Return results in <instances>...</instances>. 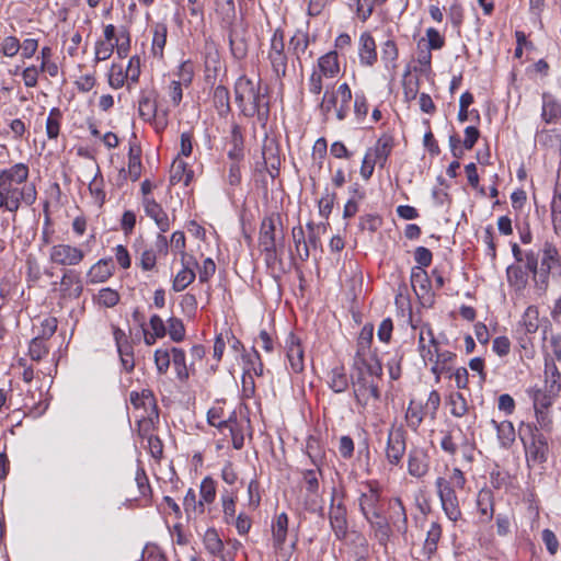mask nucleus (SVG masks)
<instances>
[{
	"instance_id": "obj_52",
	"label": "nucleus",
	"mask_w": 561,
	"mask_h": 561,
	"mask_svg": "<svg viewBox=\"0 0 561 561\" xmlns=\"http://www.w3.org/2000/svg\"><path fill=\"white\" fill-rule=\"evenodd\" d=\"M293 239L299 259L301 261H307L310 255V252L308 249L305 231L301 226L293 228Z\"/></svg>"
},
{
	"instance_id": "obj_45",
	"label": "nucleus",
	"mask_w": 561,
	"mask_h": 561,
	"mask_svg": "<svg viewBox=\"0 0 561 561\" xmlns=\"http://www.w3.org/2000/svg\"><path fill=\"white\" fill-rule=\"evenodd\" d=\"M184 511L188 518L196 517L205 512L203 501L197 500L196 493L193 489H188L183 500Z\"/></svg>"
},
{
	"instance_id": "obj_1",
	"label": "nucleus",
	"mask_w": 561,
	"mask_h": 561,
	"mask_svg": "<svg viewBox=\"0 0 561 561\" xmlns=\"http://www.w3.org/2000/svg\"><path fill=\"white\" fill-rule=\"evenodd\" d=\"M28 178L30 169L22 162L0 171V210L13 214V219L23 205L36 202L37 191Z\"/></svg>"
},
{
	"instance_id": "obj_9",
	"label": "nucleus",
	"mask_w": 561,
	"mask_h": 561,
	"mask_svg": "<svg viewBox=\"0 0 561 561\" xmlns=\"http://www.w3.org/2000/svg\"><path fill=\"white\" fill-rule=\"evenodd\" d=\"M436 492L446 517L456 523L462 517L456 489L446 478L438 477L435 481Z\"/></svg>"
},
{
	"instance_id": "obj_11",
	"label": "nucleus",
	"mask_w": 561,
	"mask_h": 561,
	"mask_svg": "<svg viewBox=\"0 0 561 561\" xmlns=\"http://www.w3.org/2000/svg\"><path fill=\"white\" fill-rule=\"evenodd\" d=\"M267 60L270 61L273 73L276 78L280 79L287 72V54L285 51L284 32L276 28L270 39L267 49Z\"/></svg>"
},
{
	"instance_id": "obj_8",
	"label": "nucleus",
	"mask_w": 561,
	"mask_h": 561,
	"mask_svg": "<svg viewBox=\"0 0 561 561\" xmlns=\"http://www.w3.org/2000/svg\"><path fill=\"white\" fill-rule=\"evenodd\" d=\"M540 265L538 277H536V288L545 293L549 287V276L556 268L560 267V254L558 248L550 241H546L540 250Z\"/></svg>"
},
{
	"instance_id": "obj_61",
	"label": "nucleus",
	"mask_w": 561,
	"mask_h": 561,
	"mask_svg": "<svg viewBox=\"0 0 561 561\" xmlns=\"http://www.w3.org/2000/svg\"><path fill=\"white\" fill-rule=\"evenodd\" d=\"M167 333L173 342H181L185 337V327L179 318L171 317L167 321Z\"/></svg>"
},
{
	"instance_id": "obj_40",
	"label": "nucleus",
	"mask_w": 561,
	"mask_h": 561,
	"mask_svg": "<svg viewBox=\"0 0 561 561\" xmlns=\"http://www.w3.org/2000/svg\"><path fill=\"white\" fill-rule=\"evenodd\" d=\"M337 100H340V105L336 107V118L339 121H344L350 111V102L352 100V90L347 83H342L337 87L334 92Z\"/></svg>"
},
{
	"instance_id": "obj_36",
	"label": "nucleus",
	"mask_w": 561,
	"mask_h": 561,
	"mask_svg": "<svg viewBox=\"0 0 561 561\" xmlns=\"http://www.w3.org/2000/svg\"><path fill=\"white\" fill-rule=\"evenodd\" d=\"M507 283L517 291H522L528 284V272L520 265H510L506 268Z\"/></svg>"
},
{
	"instance_id": "obj_58",
	"label": "nucleus",
	"mask_w": 561,
	"mask_h": 561,
	"mask_svg": "<svg viewBox=\"0 0 561 561\" xmlns=\"http://www.w3.org/2000/svg\"><path fill=\"white\" fill-rule=\"evenodd\" d=\"M89 191H90V194L93 197L94 202L99 206H102L104 204V202H105L106 194H105V191L103 188V178H102V175L100 174L99 171L94 175L92 181L90 182Z\"/></svg>"
},
{
	"instance_id": "obj_53",
	"label": "nucleus",
	"mask_w": 561,
	"mask_h": 561,
	"mask_svg": "<svg viewBox=\"0 0 561 561\" xmlns=\"http://www.w3.org/2000/svg\"><path fill=\"white\" fill-rule=\"evenodd\" d=\"M520 324L524 327L525 332L533 334L535 333L539 328V311L537 307L529 306L525 310Z\"/></svg>"
},
{
	"instance_id": "obj_35",
	"label": "nucleus",
	"mask_w": 561,
	"mask_h": 561,
	"mask_svg": "<svg viewBox=\"0 0 561 561\" xmlns=\"http://www.w3.org/2000/svg\"><path fill=\"white\" fill-rule=\"evenodd\" d=\"M411 285L419 297H425L431 290V280L425 270L413 267L411 272Z\"/></svg>"
},
{
	"instance_id": "obj_27",
	"label": "nucleus",
	"mask_w": 561,
	"mask_h": 561,
	"mask_svg": "<svg viewBox=\"0 0 561 561\" xmlns=\"http://www.w3.org/2000/svg\"><path fill=\"white\" fill-rule=\"evenodd\" d=\"M314 68L318 69L325 79L336 78L341 71L337 53L335 50H331L322 55L319 57Z\"/></svg>"
},
{
	"instance_id": "obj_51",
	"label": "nucleus",
	"mask_w": 561,
	"mask_h": 561,
	"mask_svg": "<svg viewBox=\"0 0 561 561\" xmlns=\"http://www.w3.org/2000/svg\"><path fill=\"white\" fill-rule=\"evenodd\" d=\"M195 272L187 265H183V268L175 275L172 289L176 293L184 290L195 279Z\"/></svg>"
},
{
	"instance_id": "obj_15",
	"label": "nucleus",
	"mask_w": 561,
	"mask_h": 561,
	"mask_svg": "<svg viewBox=\"0 0 561 561\" xmlns=\"http://www.w3.org/2000/svg\"><path fill=\"white\" fill-rule=\"evenodd\" d=\"M331 529L337 540H344L348 534L347 511L342 501L335 502V491L329 510Z\"/></svg>"
},
{
	"instance_id": "obj_60",
	"label": "nucleus",
	"mask_w": 561,
	"mask_h": 561,
	"mask_svg": "<svg viewBox=\"0 0 561 561\" xmlns=\"http://www.w3.org/2000/svg\"><path fill=\"white\" fill-rule=\"evenodd\" d=\"M448 403L450 405V413L456 417L463 416L468 411L467 400L460 392L451 393Z\"/></svg>"
},
{
	"instance_id": "obj_42",
	"label": "nucleus",
	"mask_w": 561,
	"mask_h": 561,
	"mask_svg": "<svg viewBox=\"0 0 561 561\" xmlns=\"http://www.w3.org/2000/svg\"><path fill=\"white\" fill-rule=\"evenodd\" d=\"M216 14L225 26H231L236 20L233 0H216Z\"/></svg>"
},
{
	"instance_id": "obj_20",
	"label": "nucleus",
	"mask_w": 561,
	"mask_h": 561,
	"mask_svg": "<svg viewBox=\"0 0 561 561\" xmlns=\"http://www.w3.org/2000/svg\"><path fill=\"white\" fill-rule=\"evenodd\" d=\"M113 336L121 358L122 367L127 373H130L135 367L133 347L129 344L126 334L122 329L114 327Z\"/></svg>"
},
{
	"instance_id": "obj_25",
	"label": "nucleus",
	"mask_w": 561,
	"mask_h": 561,
	"mask_svg": "<svg viewBox=\"0 0 561 561\" xmlns=\"http://www.w3.org/2000/svg\"><path fill=\"white\" fill-rule=\"evenodd\" d=\"M490 423L496 432L499 446L505 450L510 449L516 439V432L513 423L507 420L501 422L491 420Z\"/></svg>"
},
{
	"instance_id": "obj_34",
	"label": "nucleus",
	"mask_w": 561,
	"mask_h": 561,
	"mask_svg": "<svg viewBox=\"0 0 561 561\" xmlns=\"http://www.w3.org/2000/svg\"><path fill=\"white\" fill-rule=\"evenodd\" d=\"M151 51L154 57L162 58L167 44L168 26L163 22L156 23L152 27Z\"/></svg>"
},
{
	"instance_id": "obj_6",
	"label": "nucleus",
	"mask_w": 561,
	"mask_h": 561,
	"mask_svg": "<svg viewBox=\"0 0 561 561\" xmlns=\"http://www.w3.org/2000/svg\"><path fill=\"white\" fill-rule=\"evenodd\" d=\"M207 421L209 425L218 428L220 433H225V430H230L231 443L234 449L239 450L243 447V427L238 422L234 412L225 419L224 408L220 405H214L207 412Z\"/></svg>"
},
{
	"instance_id": "obj_32",
	"label": "nucleus",
	"mask_w": 561,
	"mask_h": 561,
	"mask_svg": "<svg viewBox=\"0 0 561 561\" xmlns=\"http://www.w3.org/2000/svg\"><path fill=\"white\" fill-rule=\"evenodd\" d=\"M442 537V527L438 523H432L421 551L423 559L430 560L437 550L438 541Z\"/></svg>"
},
{
	"instance_id": "obj_22",
	"label": "nucleus",
	"mask_w": 561,
	"mask_h": 561,
	"mask_svg": "<svg viewBox=\"0 0 561 561\" xmlns=\"http://www.w3.org/2000/svg\"><path fill=\"white\" fill-rule=\"evenodd\" d=\"M430 470V458L422 448H412L408 458V471L412 477L422 478Z\"/></svg>"
},
{
	"instance_id": "obj_50",
	"label": "nucleus",
	"mask_w": 561,
	"mask_h": 561,
	"mask_svg": "<svg viewBox=\"0 0 561 561\" xmlns=\"http://www.w3.org/2000/svg\"><path fill=\"white\" fill-rule=\"evenodd\" d=\"M125 69L126 68H124L123 65L112 64V66L108 70V73H107L108 85L112 89L117 90V89L123 88L124 85L127 87V78H126Z\"/></svg>"
},
{
	"instance_id": "obj_41",
	"label": "nucleus",
	"mask_w": 561,
	"mask_h": 561,
	"mask_svg": "<svg viewBox=\"0 0 561 561\" xmlns=\"http://www.w3.org/2000/svg\"><path fill=\"white\" fill-rule=\"evenodd\" d=\"M328 385L335 392H344L348 387V378L344 367L336 366L328 374Z\"/></svg>"
},
{
	"instance_id": "obj_57",
	"label": "nucleus",
	"mask_w": 561,
	"mask_h": 561,
	"mask_svg": "<svg viewBox=\"0 0 561 561\" xmlns=\"http://www.w3.org/2000/svg\"><path fill=\"white\" fill-rule=\"evenodd\" d=\"M478 511L481 515L491 519L494 514L492 493L490 491H480L477 499Z\"/></svg>"
},
{
	"instance_id": "obj_43",
	"label": "nucleus",
	"mask_w": 561,
	"mask_h": 561,
	"mask_svg": "<svg viewBox=\"0 0 561 561\" xmlns=\"http://www.w3.org/2000/svg\"><path fill=\"white\" fill-rule=\"evenodd\" d=\"M377 0H350L348 7L354 10L356 16L362 22H366L374 13Z\"/></svg>"
},
{
	"instance_id": "obj_10",
	"label": "nucleus",
	"mask_w": 561,
	"mask_h": 561,
	"mask_svg": "<svg viewBox=\"0 0 561 561\" xmlns=\"http://www.w3.org/2000/svg\"><path fill=\"white\" fill-rule=\"evenodd\" d=\"M352 386L356 403L365 411L374 409L380 399L377 379L352 377Z\"/></svg>"
},
{
	"instance_id": "obj_56",
	"label": "nucleus",
	"mask_w": 561,
	"mask_h": 561,
	"mask_svg": "<svg viewBox=\"0 0 561 561\" xmlns=\"http://www.w3.org/2000/svg\"><path fill=\"white\" fill-rule=\"evenodd\" d=\"M399 53L397 44L393 39H387L381 47V59L386 65V68H396V61Z\"/></svg>"
},
{
	"instance_id": "obj_64",
	"label": "nucleus",
	"mask_w": 561,
	"mask_h": 561,
	"mask_svg": "<svg viewBox=\"0 0 561 561\" xmlns=\"http://www.w3.org/2000/svg\"><path fill=\"white\" fill-rule=\"evenodd\" d=\"M130 403L136 408H147V405H152L154 402V397L149 389H144L141 392L131 391L130 392Z\"/></svg>"
},
{
	"instance_id": "obj_19",
	"label": "nucleus",
	"mask_w": 561,
	"mask_h": 561,
	"mask_svg": "<svg viewBox=\"0 0 561 561\" xmlns=\"http://www.w3.org/2000/svg\"><path fill=\"white\" fill-rule=\"evenodd\" d=\"M286 356L289 363V368L293 373L299 374L304 370V348L300 340L294 333H289L286 343Z\"/></svg>"
},
{
	"instance_id": "obj_37",
	"label": "nucleus",
	"mask_w": 561,
	"mask_h": 561,
	"mask_svg": "<svg viewBox=\"0 0 561 561\" xmlns=\"http://www.w3.org/2000/svg\"><path fill=\"white\" fill-rule=\"evenodd\" d=\"M541 117L548 124L561 117V103L549 93L542 94Z\"/></svg>"
},
{
	"instance_id": "obj_30",
	"label": "nucleus",
	"mask_w": 561,
	"mask_h": 561,
	"mask_svg": "<svg viewBox=\"0 0 561 561\" xmlns=\"http://www.w3.org/2000/svg\"><path fill=\"white\" fill-rule=\"evenodd\" d=\"M390 510L392 511L391 519L393 528L401 535L408 531V516L405 507L399 497H394L390 502Z\"/></svg>"
},
{
	"instance_id": "obj_54",
	"label": "nucleus",
	"mask_w": 561,
	"mask_h": 561,
	"mask_svg": "<svg viewBox=\"0 0 561 561\" xmlns=\"http://www.w3.org/2000/svg\"><path fill=\"white\" fill-rule=\"evenodd\" d=\"M119 294L111 287L101 288L95 296V301L104 308H113L119 302Z\"/></svg>"
},
{
	"instance_id": "obj_55",
	"label": "nucleus",
	"mask_w": 561,
	"mask_h": 561,
	"mask_svg": "<svg viewBox=\"0 0 561 561\" xmlns=\"http://www.w3.org/2000/svg\"><path fill=\"white\" fill-rule=\"evenodd\" d=\"M551 217L556 232L561 230V182H558L554 188L551 202Z\"/></svg>"
},
{
	"instance_id": "obj_23",
	"label": "nucleus",
	"mask_w": 561,
	"mask_h": 561,
	"mask_svg": "<svg viewBox=\"0 0 561 561\" xmlns=\"http://www.w3.org/2000/svg\"><path fill=\"white\" fill-rule=\"evenodd\" d=\"M358 57L360 65L366 67H371L377 61L376 43L369 32H363L359 36Z\"/></svg>"
},
{
	"instance_id": "obj_38",
	"label": "nucleus",
	"mask_w": 561,
	"mask_h": 561,
	"mask_svg": "<svg viewBox=\"0 0 561 561\" xmlns=\"http://www.w3.org/2000/svg\"><path fill=\"white\" fill-rule=\"evenodd\" d=\"M527 393L533 400L534 408L538 409H549L554 399L559 396L550 393L549 388L546 387L542 389L538 387L530 388L527 390Z\"/></svg>"
},
{
	"instance_id": "obj_46",
	"label": "nucleus",
	"mask_w": 561,
	"mask_h": 561,
	"mask_svg": "<svg viewBox=\"0 0 561 561\" xmlns=\"http://www.w3.org/2000/svg\"><path fill=\"white\" fill-rule=\"evenodd\" d=\"M172 363L176 373V377L180 381H186L190 377V373L186 366V355L182 348L172 347Z\"/></svg>"
},
{
	"instance_id": "obj_16",
	"label": "nucleus",
	"mask_w": 561,
	"mask_h": 561,
	"mask_svg": "<svg viewBox=\"0 0 561 561\" xmlns=\"http://www.w3.org/2000/svg\"><path fill=\"white\" fill-rule=\"evenodd\" d=\"M288 534V516L286 513L278 514L272 523V545L275 553L289 559L290 552L286 551L285 542Z\"/></svg>"
},
{
	"instance_id": "obj_12",
	"label": "nucleus",
	"mask_w": 561,
	"mask_h": 561,
	"mask_svg": "<svg viewBox=\"0 0 561 561\" xmlns=\"http://www.w3.org/2000/svg\"><path fill=\"white\" fill-rule=\"evenodd\" d=\"M358 505L364 518L382 511L381 489L376 481H367L363 484L358 497Z\"/></svg>"
},
{
	"instance_id": "obj_17",
	"label": "nucleus",
	"mask_w": 561,
	"mask_h": 561,
	"mask_svg": "<svg viewBox=\"0 0 561 561\" xmlns=\"http://www.w3.org/2000/svg\"><path fill=\"white\" fill-rule=\"evenodd\" d=\"M83 291L80 274L73 268L62 270L59 282V293L62 298L77 299Z\"/></svg>"
},
{
	"instance_id": "obj_2",
	"label": "nucleus",
	"mask_w": 561,
	"mask_h": 561,
	"mask_svg": "<svg viewBox=\"0 0 561 561\" xmlns=\"http://www.w3.org/2000/svg\"><path fill=\"white\" fill-rule=\"evenodd\" d=\"M234 95L241 113L247 117H256L264 127L270 116V102L267 88L262 85L261 79L239 77L234 84Z\"/></svg>"
},
{
	"instance_id": "obj_24",
	"label": "nucleus",
	"mask_w": 561,
	"mask_h": 561,
	"mask_svg": "<svg viewBox=\"0 0 561 561\" xmlns=\"http://www.w3.org/2000/svg\"><path fill=\"white\" fill-rule=\"evenodd\" d=\"M114 270L112 259H101L89 268L87 273L88 283H104L113 276Z\"/></svg>"
},
{
	"instance_id": "obj_31",
	"label": "nucleus",
	"mask_w": 561,
	"mask_h": 561,
	"mask_svg": "<svg viewBox=\"0 0 561 561\" xmlns=\"http://www.w3.org/2000/svg\"><path fill=\"white\" fill-rule=\"evenodd\" d=\"M392 147V137L385 134L376 141L374 148H370L367 151H371L373 159L377 161L380 167H385Z\"/></svg>"
},
{
	"instance_id": "obj_39",
	"label": "nucleus",
	"mask_w": 561,
	"mask_h": 561,
	"mask_svg": "<svg viewBox=\"0 0 561 561\" xmlns=\"http://www.w3.org/2000/svg\"><path fill=\"white\" fill-rule=\"evenodd\" d=\"M229 144L231 148L228 150V157L232 161H240L243 158V136L238 124H232L231 126Z\"/></svg>"
},
{
	"instance_id": "obj_26",
	"label": "nucleus",
	"mask_w": 561,
	"mask_h": 561,
	"mask_svg": "<svg viewBox=\"0 0 561 561\" xmlns=\"http://www.w3.org/2000/svg\"><path fill=\"white\" fill-rule=\"evenodd\" d=\"M259 242L266 256L273 257L276 251L275 221L273 218L268 217L262 221Z\"/></svg>"
},
{
	"instance_id": "obj_7",
	"label": "nucleus",
	"mask_w": 561,
	"mask_h": 561,
	"mask_svg": "<svg viewBox=\"0 0 561 561\" xmlns=\"http://www.w3.org/2000/svg\"><path fill=\"white\" fill-rule=\"evenodd\" d=\"M47 255L53 266L65 270L80 265L85 259L87 250L81 245L61 242L50 245Z\"/></svg>"
},
{
	"instance_id": "obj_48",
	"label": "nucleus",
	"mask_w": 561,
	"mask_h": 561,
	"mask_svg": "<svg viewBox=\"0 0 561 561\" xmlns=\"http://www.w3.org/2000/svg\"><path fill=\"white\" fill-rule=\"evenodd\" d=\"M127 78V89L131 90L139 81L141 73V59L135 55L129 58L127 66L125 67Z\"/></svg>"
},
{
	"instance_id": "obj_21",
	"label": "nucleus",
	"mask_w": 561,
	"mask_h": 561,
	"mask_svg": "<svg viewBox=\"0 0 561 561\" xmlns=\"http://www.w3.org/2000/svg\"><path fill=\"white\" fill-rule=\"evenodd\" d=\"M369 524L370 529L374 533V537L381 546H386L390 540L392 534V527L388 522L387 517L383 514V511L366 517L365 518Z\"/></svg>"
},
{
	"instance_id": "obj_5",
	"label": "nucleus",
	"mask_w": 561,
	"mask_h": 561,
	"mask_svg": "<svg viewBox=\"0 0 561 561\" xmlns=\"http://www.w3.org/2000/svg\"><path fill=\"white\" fill-rule=\"evenodd\" d=\"M518 435L523 444L528 467L542 465L548 460L549 445L547 437L540 433L535 423L520 422Z\"/></svg>"
},
{
	"instance_id": "obj_13",
	"label": "nucleus",
	"mask_w": 561,
	"mask_h": 561,
	"mask_svg": "<svg viewBox=\"0 0 561 561\" xmlns=\"http://www.w3.org/2000/svg\"><path fill=\"white\" fill-rule=\"evenodd\" d=\"M407 449L405 431L402 426L392 425L388 431L386 458L392 466L401 462Z\"/></svg>"
},
{
	"instance_id": "obj_18",
	"label": "nucleus",
	"mask_w": 561,
	"mask_h": 561,
	"mask_svg": "<svg viewBox=\"0 0 561 561\" xmlns=\"http://www.w3.org/2000/svg\"><path fill=\"white\" fill-rule=\"evenodd\" d=\"M141 203L145 214L154 221L159 233L163 234L169 231L173 220L170 219L162 206L153 197L142 198Z\"/></svg>"
},
{
	"instance_id": "obj_29",
	"label": "nucleus",
	"mask_w": 561,
	"mask_h": 561,
	"mask_svg": "<svg viewBox=\"0 0 561 561\" xmlns=\"http://www.w3.org/2000/svg\"><path fill=\"white\" fill-rule=\"evenodd\" d=\"M549 388L552 394H559L561 391V373L559 371L554 359L551 356L545 358V386Z\"/></svg>"
},
{
	"instance_id": "obj_3",
	"label": "nucleus",
	"mask_w": 561,
	"mask_h": 561,
	"mask_svg": "<svg viewBox=\"0 0 561 561\" xmlns=\"http://www.w3.org/2000/svg\"><path fill=\"white\" fill-rule=\"evenodd\" d=\"M419 352L424 363H430L431 373L435 376V382H439L442 376L451 379L453 363L456 354L450 351H442L432 328L423 324L420 328Z\"/></svg>"
},
{
	"instance_id": "obj_49",
	"label": "nucleus",
	"mask_w": 561,
	"mask_h": 561,
	"mask_svg": "<svg viewBox=\"0 0 561 561\" xmlns=\"http://www.w3.org/2000/svg\"><path fill=\"white\" fill-rule=\"evenodd\" d=\"M193 178V172L188 170L187 164L182 160H174L171 169V182H183L188 185Z\"/></svg>"
},
{
	"instance_id": "obj_28",
	"label": "nucleus",
	"mask_w": 561,
	"mask_h": 561,
	"mask_svg": "<svg viewBox=\"0 0 561 561\" xmlns=\"http://www.w3.org/2000/svg\"><path fill=\"white\" fill-rule=\"evenodd\" d=\"M307 448H308V455H309L312 463L314 465V468L306 469L302 472V478H304V482L306 483L307 491L311 494H316V493H318V490H319V476L321 474V470H320L321 458L318 455H312L310 453V449H311L310 444H308Z\"/></svg>"
},
{
	"instance_id": "obj_63",
	"label": "nucleus",
	"mask_w": 561,
	"mask_h": 561,
	"mask_svg": "<svg viewBox=\"0 0 561 561\" xmlns=\"http://www.w3.org/2000/svg\"><path fill=\"white\" fill-rule=\"evenodd\" d=\"M201 501H203V505L210 504L215 501L216 497V482L210 478L206 477L203 479L201 483Z\"/></svg>"
},
{
	"instance_id": "obj_44",
	"label": "nucleus",
	"mask_w": 561,
	"mask_h": 561,
	"mask_svg": "<svg viewBox=\"0 0 561 561\" xmlns=\"http://www.w3.org/2000/svg\"><path fill=\"white\" fill-rule=\"evenodd\" d=\"M213 102L218 114L226 115L230 111L229 90L224 85H217L213 92Z\"/></svg>"
},
{
	"instance_id": "obj_14",
	"label": "nucleus",
	"mask_w": 561,
	"mask_h": 561,
	"mask_svg": "<svg viewBox=\"0 0 561 561\" xmlns=\"http://www.w3.org/2000/svg\"><path fill=\"white\" fill-rule=\"evenodd\" d=\"M169 248L168 239L164 234L158 233L154 244L145 247L138 253V265L144 272H151L156 268L158 254H167Z\"/></svg>"
},
{
	"instance_id": "obj_62",
	"label": "nucleus",
	"mask_w": 561,
	"mask_h": 561,
	"mask_svg": "<svg viewBox=\"0 0 561 561\" xmlns=\"http://www.w3.org/2000/svg\"><path fill=\"white\" fill-rule=\"evenodd\" d=\"M138 112L139 116L145 122L153 118L158 113L156 101L146 95L141 96L138 104Z\"/></svg>"
},
{
	"instance_id": "obj_4",
	"label": "nucleus",
	"mask_w": 561,
	"mask_h": 561,
	"mask_svg": "<svg viewBox=\"0 0 561 561\" xmlns=\"http://www.w3.org/2000/svg\"><path fill=\"white\" fill-rule=\"evenodd\" d=\"M373 340V327L369 329L365 325L358 343L357 352L354 357L352 377H364L379 380L382 376V365L377 354L371 351L370 343Z\"/></svg>"
},
{
	"instance_id": "obj_59",
	"label": "nucleus",
	"mask_w": 561,
	"mask_h": 561,
	"mask_svg": "<svg viewBox=\"0 0 561 561\" xmlns=\"http://www.w3.org/2000/svg\"><path fill=\"white\" fill-rule=\"evenodd\" d=\"M61 113L58 108L50 110L46 119V134L49 139H55L59 135Z\"/></svg>"
},
{
	"instance_id": "obj_47",
	"label": "nucleus",
	"mask_w": 561,
	"mask_h": 561,
	"mask_svg": "<svg viewBox=\"0 0 561 561\" xmlns=\"http://www.w3.org/2000/svg\"><path fill=\"white\" fill-rule=\"evenodd\" d=\"M203 543L205 546V549L211 554V556H219L224 550V543L220 539L218 533L214 528H208L203 537Z\"/></svg>"
},
{
	"instance_id": "obj_33",
	"label": "nucleus",
	"mask_w": 561,
	"mask_h": 561,
	"mask_svg": "<svg viewBox=\"0 0 561 561\" xmlns=\"http://www.w3.org/2000/svg\"><path fill=\"white\" fill-rule=\"evenodd\" d=\"M428 416L425 407L422 402L411 400L405 413L408 426L416 432L422 424L423 420Z\"/></svg>"
}]
</instances>
